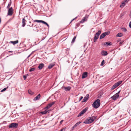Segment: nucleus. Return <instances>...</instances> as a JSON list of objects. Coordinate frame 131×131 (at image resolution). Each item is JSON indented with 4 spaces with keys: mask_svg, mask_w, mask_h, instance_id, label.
Returning a JSON list of instances; mask_svg holds the SVG:
<instances>
[{
    "mask_svg": "<svg viewBox=\"0 0 131 131\" xmlns=\"http://www.w3.org/2000/svg\"><path fill=\"white\" fill-rule=\"evenodd\" d=\"M13 13V9L12 7H11L8 10L7 13L8 15L11 16L12 15Z\"/></svg>",
    "mask_w": 131,
    "mask_h": 131,
    "instance_id": "obj_7",
    "label": "nucleus"
},
{
    "mask_svg": "<svg viewBox=\"0 0 131 131\" xmlns=\"http://www.w3.org/2000/svg\"><path fill=\"white\" fill-rule=\"evenodd\" d=\"M110 33V32L109 31H106L102 34L100 36V39H101L104 38L105 36L108 35Z\"/></svg>",
    "mask_w": 131,
    "mask_h": 131,
    "instance_id": "obj_4",
    "label": "nucleus"
},
{
    "mask_svg": "<svg viewBox=\"0 0 131 131\" xmlns=\"http://www.w3.org/2000/svg\"><path fill=\"white\" fill-rule=\"evenodd\" d=\"M11 3L8 4V5L7 7V8H8L9 7V6L11 5Z\"/></svg>",
    "mask_w": 131,
    "mask_h": 131,
    "instance_id": "obj_42",
    "label": "nucleus"
},
{
    "mask_svg": "<svg viewBox=\"0 0 131 131\" xmlns=\"http://www.w3.org/2000/svg\"><path fill=\"white\" fill-rule=\"evenodd\" d=\"M42 23H43V24H45L48 27L49 26V25L46 22H45V21H44L43 20L42 21Z\"/></svg>",
    "mask_w": 131,
    "mask_h": 131,
    "instance_id": "obj_30",
    "label": "nucleus"
},
{
    "mask_svg": "<svg viewBox=\"0 0 131 131\" xmlns=\"http://www.w3.org/2000/svg\"><path fill=\"white\" fill-rule=\"evenodd\" d=\"M40 94H38L36 97L34 98V100H39L40 98Z\"/></svg>",
    "mask_w": 131,
    "mask_h": 131,
    "instance_id": "obj_11",
    "label": "nucleus"
},
{
    "mask_svg": "<svg viewBox=\"0 0 131 131\" xmlns=\"http://www.w3.org/2000/svg\"><path fill=\"white\" fill-rule=\"evenodd\" d=\"M63 121V120H62L60 122V124H61L62 123V122Z\"/></svg>",
    "mask_w": 131,
    "mask_h": 131,
    "instance_id": "obj_45",
    "label": "nucleus"
},
{
    "mask_svg": "<svg viewBox=\"0 0 131 131\" xmlns=\"http://www.w3.org/2000/svg\"><path fill=\"white\" fill-rule=\"evenodd\" d=\"M101 95L100 94H99L98 95V97L99 98H101Z\"/></svg>",
    "mask_w": 131,
    "mask_h": 131,
    "instance_id": "obj_43",
    "label": "nucleus"
},
{
    "mask_svg": "<svg viewBox=\"0 0 131 131\" xmlns=\"http://www.w3.org/2000/svg\"><path fill=\"white\" fill-rule=\"evenodd\" d=\"M89 95L88 94H87L86 95V97L88 98L89 97Z\"/></svg>",
    "mask_w": 131,
    "mask_h": 131,
    "instance_id": "obj_47",
    "label": "nucleus"
},
{
    "mask_svg": "<svg viewBox=\"0 0 131 131\" xmlns=\"http://www.w3.org/2000/svg\"><path fill=\"white\" fill-rule=\"evenodd\" d=\"M29 23H31V22H30V21H29Z\"/></svg>",
    "mask_w": 131,
    "mask_h": 131,
    "instance_id": "obj_58",
    "label": "nucleus"
},
{
    "mask_svg": "<svg viewBox=\"0 0 131 131\" xmlns=\"http://www.w3.org/2000/svg\"><path fill=\"white\" fill-rule=\"evenodd\" d=\"M66 128H63L61 129V130L59 131H64L66 129Z\"/></svg>",
    "mask_w": 131,
    "mask_h": 131,
    "instance_id": "obj_36",
    "label": "nucleus"
},
{
    "mask_svg": "<svg viewBox=\"0 0 131 131\" xmlns=\"http://www.w3.org/2000/svg\"><path fill=\"white\" fill-rule=\"evenodd\" d=\"M129 1L128 0H125L124 1V2L125 3H127L128 2V1Z\"/></svg>",
    "mask_w": 131,
    "mask_h": 131,
    "instance_id": "obj_41",
    "label": "nucleus"
},
{
    "mask_svg": "<svg viewBox=\"0 0 131 131\" xmlns=\"http://www.w3.org/2000/svg\"><path fill=\"white\" fill-rule=\"evenodd\" d=\"M100 100L99 99H97L94 102L92 105L94 108H97L100 106Z\"/></svg>",
    "mask_w": 131,
    "mask_h": 131,
    "instance_id": "obj_2",
    "label": "nucleus"
},
{
    "mask_svg": "<svg viewBox=\"0 0 131 131\" xmlns=\"http://www.w3.org/2000/svg\"><path fill=\"white\" fill-rule=\"evenodd\" d=\"M102 44L103 46L105 47H107L112 45V43L111 42L109 41L106 42H103Z\"/></svg>",
    "mask_w": 131,
    "mask_h": 131,
    "instance_id": "obj_6",
    "label": "nucleus"
},
{
    "mask_svg": "<svg viewBox=\"0 0 131 131\" xmlns=\"http://www.w3.org/2000/svg\"><path fill=\"white\" fill-rule=\"evenodd\" d=\"M17 126V124L16 123H13L9 125V128H16Z\"/></svg>",
    "mask_w": 131,
    "mask_h": 131,
    "instance_id": "obj_5",
    "label": "nucleus"
},
{
    "mask_svg": "<svg viewBox=\"0 0 131 131\" xmlns=\"http://www.w3.org/2000/svg\"><path fill=\"white\" fill-rule=\"evenodd\" d=\"M83 98V97L82 96H81V98H80V100H79V101H80Z\"/></svg>",
    "mask_w": 131,
    "mask_h": 131,
    "instance_id": "obj_46",
    "label": "nucleus"
},
{
    "mask_svg": "<svg viewBox=\"0 0 131 131\" xmlns=\"http://www.w3.org/2000/svg\"><path fill=\"white\" fill-rule=\"evenodd\" d=\"M75 18H74L72 20V21H73V20H75Z\"/></svg>",
    "mask_w": 131,
    "mask_h": 131,
    "instance_id": "obj_51",
    "label": "nucleus"
},
{
    "mask_svg": "<svg viewBox=\"0 0 131 131\" xmlns=\"http://www.w3.org/2000/svg\"><path fill=\"white\" fill-rule=\"evenodd\" d=\"M77 18V17H76L75 18V19Z\"/></svg>",
    "mask_w": 131,
    "mask_h": 131,
    "instance_id": "obj_55",
    "label": "nucleus"
},
{
    "mask_svg": "<svg viewBox=\"0 0 131 131\" xmlns=\"http://www.w3.org/2000/svg\"><path fill=\"white\" fill-rule=\"evenodd\" d=\"M101 54L102 56H106L107 54V53L106 51L102 50L101 52Z\"/></svg>",
    "mask_w": 131,
    "mask_h": 131,
    "instance_id": "obj_14",
    "label": "nucleus"
},
{
    "mask_svg": "<svg viewBox=\"0 0 131 131\" xmlns=\"http://www.w3.org/2000/svg\"><path fill=\"white\" fill-rule=\"evenodd\" d=\"M18 42V40H17L14 41H10L9 42V43H13L14 45L17 43Z\"/></svg>",
    "mask_w": 131,
    "mask_h": 131,
    "instance_id": "obj_17",
    "label": "nucleus"
},
{
    "mask_svg": "<svg viewBox=\"0 0 131 131\" xmlns=\"http://www.w3.org/2000/svg\"><path fill=\"white\" fill-rule=\"evenodd\" d=\"M83 114L81 112H80L78 114V117H79V116H81Z\"/></svg>",
    "mask_w": 131,
    "mask_h": 131,
    "instance_id": "obj_35",
    "label": "nucleus"
},
{
    "mask_svg": "<svg viewBox=\"0 0 131 131\" xmlns=\"http://www.w3.org/2000/svg\"><path fill=\"white\" fill-rule=\"evenodd\" d=\"M101 32V30H99L96 33L95 35L94 39V42H95L97 40L98 38L99 35L100 34Z\"/></svg>",
    "mask_w": 131,
    "mask_h": 131,
    "instance_id": "obj_3",
    "label": "nucleus"
},
{
    "mask_svg": "<svg viewBox=\"0 0 131 131\" xmlns=\"http://www.w3.org/2000/svg\"><path fill=\"white\" fill-rule=\"evenodd\" d=\"M35 68H31L30 69L29 71L30 72H32L34 71L35 70Z\"/></svg>",
    "mask_w": 131,
    "mask_h": 131,
    "instance_id": "obj_29",
    "label": "nucleus"
},
{
    "mask_svg": "<svg viewBox=\"0 0 131 131\" xmlns=\"http://www.w3.org/2000/svg\"><path fill=\"white\" fill-rule=\"evenodd\" d=\"M129 131H131V129L130 130H129Z\"/></svg>",
    "mask_w": 131,
    "mask_h": 131,
    "instance_id": "obj_57",
    "label": "nucleus"
},
{
    "mask_svg": "<svg viewBox=\"0 0 131 131\" xmlns=\"http://www.w3.org/2000/svg\"><path fill=\"white\" fill-rule=\"evenodd\" d=\"M87 109L88 108H85L81 112L83 114L86 111Z\"/></svg>",
    "mask_w": 131,
    "mask_h": 131,
    "instance_id": "obj_19",
    "label": "nucleus"
},
{
    "mask_svg": "<svg viewBox=\"0 0 131 131\" xmlns=\"http://www.w3.org/2000/svg\"><path fill=\"white\" fill-rule=\"evenodd\" d=\"M81 123V122H79L76 123L72 127L73 129L74 128L76 127L77 126L80 124Z\"/></svg>",
    "mask_w": 131,
    "mask_h": 131,
    "instance_id": "obj_16",
    "label": "nucleus"
},
{
    "mask_svg": "<svg viewBox=\"0 0 131 131\" xmlns=\"http://www.w3.org/2000/svg\"><path fill=\"white\" fill-rule=\"evenodd\" d=\"M123 42H124L123 41H121L119 43V45H122V43H123Z\"/></svg>",
    "mask_w": 131,
    "mask_h": 131,
    "instance_id": "obj_39",
    "label": "nucleus"
},
{
    "mask_svg": "<svg viewBox=\"0 0 131 131\" xmlns=\"http://www.w3.org/2000/svg\"><path fill=\"white\" fill-rule=\"evenodd\" d=\"M87 20V18L85 17L84 18L80 21V22L81 23H83L85 20Z\"/></svg>",
    "mask_w": 131,
    "mask_h": 131,
    "instance_id": "obj_18",
    "label": "nucleus"
},
{
    "mask_svg": "<svg viewBox=\"0 0 131 131\" xmlns=\"http://www.w3.org/2000/svg\"><path fill=\"white\" fill-rule=\"evenodd\" d=\"M33 26V24H32L31 27H32Z\"/></svg>",
    "mask_w": 131,
    "mask_h": 131,
    "instance_id": "obj_54",
    "label": "nucleus"
},
{
    "mask_svg": "<svg viewBox=\"0 0 131 131\" xmlns=\"http://www.w3.org/2000/svg\"><path fill=\"white\" fill-rule=\"evenodd\" d=\"M63 88H64L65 90L67 91H69L71 89V87L70 86H68L67 87H63Z\"/></svg>",
    "mask_w": 131,
    "mask_h": 131,
    "instance_id": "obj_12",
    "label": "nucleus"
},
{
    "mask_svg": "<svg viewBox=\"0 0 131 131\" xmlns=\"http://www.w3.org/2000/svg\"><path fill=\"white\" fill-rule=\"evenodd\" d=\"M76 38V36H75L73 38L72 40V42H71V43H73L75 41V39Z\"/></svg>",
    "mask_w": 131,
    "mask_h": 131,
    "instance_id": "obj_27",
    "label": "nucleus"
},
{
    "mask_svg": "<svg viewBox=\"0 0 131 131\" xmlns=\"http://www.w3.org/2000/svg\"><path fill=\"white\" fill-rule=\"evenodd\" d=\"M54 65V64H51L48 67V68L50 69L52 68Z\"/></svg>",
    "mask_w": 131,
    "mask_h": 131,
    "instance_id": "obj_21",
    "label": "nucleus"
},
{
    "mask_svg": "<svg viewBox=\"0 0 131 131\" xmlns=\"http://www.w3.org/2000/svg\"><path fill=\"white\" fill-rule=\"evenodd\" d=\"M118 82L120 85L122 83V81H120Z\"/></svg>",
    "mask_w": 131,
    "mask_h": 131,
    "instance_id": "obj_40",
    "label": "nucleus"
},
{
    "mask_svg": "<svg viewBox=\"0 0 131 131\" xmlns=\"http://www.w3.org/2000/svg\"><path fill=\"white\" fill-rule=\"evenodd\" d=\"M125 5V3L124 2H123L120 5V7H123Z\"/></svg>",
    "mask_w": 131,
    "mask_h": 131,
    "instance_id": "obj_24",
    "label": "nucleus"
},
{
    "mask_svg": "<svg viewBox=\"0 0 131 131\" xmlns=\"http://www.w3.org/2000/svg\"><path fill=\"white\" fill-rule=\"evenodd\" d=\"M23 78L24 80H25L26 79V75H24L23 76Z\"/></svg>",
    "mask_w": 131,
    "mask_h": 131,
    "instance_id": "obj_38",
    "label": "nucleus"
},
{
    "mask_svg": "<svg viewBox=\"0 0 131 131\" xmlns=\"http://www.w3.org/2000/svg\"><path fill=\"white\" fill-rule=\"evenodd\" d=\"M114 84H115V86L116 85V86L117 87L119 85V84L118 83V82H117L116 83Z\"/></svg>",
    "mask_w": 131,
    "mask_h": 131,
    "instance_id": "obj_34",
    "label": "nucleus"
},
{
    "mask_svg": "<svg viewBox=\"0 0 131 131\" xmlns=\"http://www.w3.org/2000/svg\"><path fill=\"white\" fill-rule=\"evenodd\" d=\"M12 19V18H10L9 19V21H10Z\"/></svg>",
    "mask_w": 131,
    "mask_h": 131,
    "instance_id": "obj_49",
    "label": "nucleus"
},
{
    "mask_svg": "<svg viewBox=\"0 0 131 131\" xmlns=\"http://www.w3.org/2000/svg\"><path fill=\"white\" fill-rule=\"evenodd\" d=\"M55 103L54 102H53L50 103L48 104L46 107L45 108V109H48L50 107L53 105Z\"/></svg>",
    "mask_w": 131,
    "mask_h": 131,
    "instance_id": "obj_9",
    "label": "nucleus"
},
{
    "mask_svg": "<svg viewBox=\"0 0 131 131\" xmlns=\"http://www.w3.org/2000/svg\"><path fill=\"white\" fill-rule=\"evenodd\" d=\"M120 92V91H119L117 93H118V95H119V93Z\"/></svg>",
    "mask_w": 131,
    "mask_h": 131,
    "instance_id": "obj_48",
    "label": "nucleus"
},
{
    "mask_svg": "<svg viewBox=\"0 0 131 131\" xmlns=\"http://www.w3.org/2000/svg\"><path fill=\"white\" fill-rule=\"evenodd\" d=\"M88 76V73L87 72H85L83 73L82 75V78L83 79L84 78L87 77Z\"/></svg>",
    "mask_w": 131,
    "mask_h": 131,
    "instance_id": "obj_10",
    "label": "nucleus"
},
{
    "mask_svg": "<svg viewBox=\"0 0 131 131\" xmlns=\"http://www.w3.org/2000/svg\"><path fill=\"white\" fill-rule=\"evenodd\" d=\"M8 88V86L7 88H5L2 90L1 91V92H3L4 91H5Z\"/></svg>",
    "mask_w": 131,
    "mask_h": 131,
    "instance_id": "obj_32",
    "label": "nucleus"
},
{
    "mask_svg": "<svg viewBox=\"0 0 131 131\" xmlns=\"http://www.w3.org/2000/svg\"><path fill=\"white\" fill-rule=\"evenodd\" d=\"M47 112L49 113V112H48V111H47L46 110H45L43 112H41V113L43 114H45L47 113Z\"/></svg>",
    "mask_w": 131,
    "mask_h": 131,
    "instance_id": "obj_25",
    "label": "nucleus"
},
{
    "mask_svg": "<svg viewBox=\"0 0 131 131\" xmlns=\"http://www.w3.org/2000/svg\"><path fill=\"white\" fill-rule=\"evenodd\" d=\"M118 93H116L113 96L111 97V98L113 100H116L119 97Z\"/></svg>",
    "mask_w": 131,
    "mask_h": 131,
    "instance_id": "obj_8",
    "label": "nucleus"
},
{
    "mask_svg": "<svg viewBox=\"0 0 131 131\" xmlns=\"http://www.w3.org/2000/svg\"><path fill=\"white\" fill-rule=\"evenodd\" d=\"M96 118V117L95 116H93L90 117H89L84 121L83 123L85 124H90L93 122Z\"/></svg>",
    "mask_w": 131,
    "mask_h": 131,
    "instance_id": "obj_1",
    "label": "nucleus"
},
{
    "mask_svg": "<svg viewBox=\"0 0 131 131\" xmlns=\"http://www.w3.org/2000/svg\"><path fill=\"white\" fill-rule=\"evenodd\" d=\"M120 41V40H117V41L118 42H119Z\"/></svg>",
    "mask_w": 131,
    "mask_h": 131,
    "instance_id": "obj_52",
    "label": "nucleus"
},
{
    "mask_svg": "<svg viewBox=\"0 0 131 131\" xmlns=\"http://www.w3.org/2000/svg\"><path fill=\"white\" fill-rule=\"evenodd\" d=\"M129 26L130 28H131V21L129 23Z\"/></svg>",
    "mask_w": 131,
    "mask_h": 131,
    "instance_id": "obj_44",
    "label": "nucleus"
},
{
    "mask_svg": "<svg viewBox=\"0 0 131 131\" xmlns=\"http://www.w3.org/2000/svg\"><path fill=\"white\" fill-rule=\"evenodd\" d=\"M31 54H30V55H29L28 56V58L30 56V55H31Z\"/></svg>",
    "mask_w": 131,
    "mask_h": 131,
    "instance_id": "obj_53",
    "label": "nucleus"
},
{
    "mask_svg": "<svg viewBox=\"0 0 131 131\" xmlns=\"http://www.w3.org/2000/svg\"><path fill=\"white\" fill-rule=\"evenodd\" d=\"M104 60H103L102 61L101 63V65L102 66H103L104 64Z\"/></svg>",
    "mask_w": 131,
    "mask_h": 131,
    "instance_id": "obj_37",
    "label": "nucleus"
},
{
    "mask_svg": "<svg viewBox=\"0 0 131 131\" xmlns=\"http://www.w3.org/2000/svg\"><path fill=\"white\" fill-rule=\"evenodd\" d=\"M128 1H129V0H128Z\"/></svg>",
    "mask_w": 131,
    "mask_h": 131,
    "instance_id": "obj_59",
    "label": "nucleus"
},
{
    "mask_svg": "<svg viewBox=\"0 0 131 131\" xmlns=\"http://www.w3.org/2000/svg\"><path fill=\"white\" fill-rule=\"evenodd\" d=\"M87 109L88 108H85L81 112L83 114L86 111Z\"/></svg>",
    "mask_w": 131,
    "mask_h": 131,
    "instance_id": "obj_20",
    "label": "nucleus"
},
{
    "mask_svg": "<svg viewBox=\"0 0 131 131\" xmlns=\"http://www.w3.org/2000/svg\"><path fill=\"white\" fill-rule=\"evenodd\" d=\"M117 87L116 86V85L115 86V84H114L113 86H112L111 89L112 90H113L115 89Z\"/></svg>",
    "mask_w": 131,
    "mask_h": 131,
    "instance_id": "obj_31",
    "label": "nucleus"
},
{
    "mask_svg": "<svg viewBox=\"0 0 131 131\" xmlns=\"http://www.w3.org/2000/svg\"><path fill=\"white\" fill-rule=\"evenodd\" d=\"M123 34L121 33H119L116 35V36L117 37H121L123 36Z\"/></svg>",
    "mask_w": 131,
    "mask_h": 131,
    "instance_id": "obj_22",
    "label": "nucleus"
},
{
    "mask_svg": "<svg viewBox=\"0 0 131 131\" xmlns=\"http://www.w3.org/2000/svg\"><path fill=\"white\" fill-rule=\"evenodd\" d=\"M26 20L25 19V18H24L23 19L22 21V26L23 27H24L26 25Z\"/></svg>",
    "mask_w": 131,
    "mask_h": 131,
    "instance_id": "obj_13",
    "label": "nucleus"
},
{
    "mask_svg": "<svg viewBox=\"0 0 131 131\" xmlns=\"http://www.w3.org/2000/svg\"><path fill=\"white\" fill-rule=\"evenodd\" d=\"M43 20H36L34 21V22H38V23H42Z\"/></svg>",
    "mask_w": 131,
    "mask_h": 131,
    "instance_id": "obj_23",
    "label": "nucleus"
},
{
    "mask_svg": "<svg viewBox=\"0 0 131 131\" xmlns=\"http://www.w3.org/2000/svg\"><path fill=\"white\" fill-rule=\"evenodd\" d=\"M26 75V76H28V74H27V75Z\"/></svg>",
    "mask_w": 131,
    "mask_h": 131,
    "instance_id": "obj_56",
    "label": "nucleus"
},
{
    "mask_svg": "<svg viewBox=\"0 0 131 131\" xmlns=\"http://www.w3.org/2000/svg\"><path fill=\"white\" fill-rule=\"evenodd\" d=\"M13 52V51H8V52Z\"/></svg>",
    "mask_w": 131,
    "mask_h": 131,
    "instance_id": "obj_50",
    "label": "nucleus"
},
{
    "mask_svg": "<svg viewBox=\"0 0 131 131\" xmlns=\"http://www.w3.org/2000/svg\"><path fill=\"white\" fill-rule=\"evenodd\" d=\"M88 99V98L86 97H85L84 99L83 100L82 102H85Z\"/></svg>",
    "mask_w": 131,
    "mask_h": 131,
    "instance_id": "obj_28",
    "label": "nucleus"
},
{
    "mask_svg": "<svg viewBox=\"0 0 131 131\" xmlns=\"http://www.w3.org/2000/svg\"><path fill=\"white\" fill-rule=\"evenodd\" d=\"M44 64L42 63L40 64L38 67V68H39V69L40 70L42 69V68L44 67Z\"/></svg>",
    "mask_w": 131,
    "mask_h": 131,
    "instance_id": "obj_15",
    "label": "nucleus"
},
{
    "mask_svg": "<svg viewBox=\"0 0 131 131\" xmlns=\"http://www.w3.org/2000/svg\"><path fill=\"white\" fill-rule=\"evenodd\" d=\"M122 29H123V30L125 32L127 31L126 29L125 28H122Z\"/></svg>",
    "mask_w": 131,
    "mask_h": 131,
    "instance_id": "obj_33",
    "label": "nucleus"
},
{
    "mask_svg": "<svg viewBox=\"0 0 131 131\" xmlns=\"http://www.w3.org/2000/svg\"><path fill=\"white\" fill-rule=\"evenodd\" d=\"M28 92L31 95H32L34 94V92H32V91L30 90H28Z\"/></svg>",
    "mask_w": 131,
    "mask_h": 131,
    "instance_id": "obj_26",
    "label": "nucleus"
}]
</instances>
